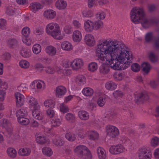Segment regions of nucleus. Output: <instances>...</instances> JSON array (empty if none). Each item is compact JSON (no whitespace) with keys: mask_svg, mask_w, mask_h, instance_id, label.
<instances>
[{"mask_svg":"<svg viewBox=\"0 0 159 159\" xmlns=\"http://www.w3.org/2000/svg\"><path fill=\"white\" fill-rule=\"evenodd\" d=\"M95 56L100 62L106 61L99 68L100 73L103 75L110 71L109 66L115 70L127 68L132 59L131 52L124 43L111 39H102L98 40L95 50Z\"/></svg>","mask_w":159,"mask_h":159,"instance_id":"1","label":"nucleus"},{"mask_svg":"<svg viewBox=\"0 0 159 159\" xmlns=\"http://www.w3.org/2000/svg\"><path fill=\"white\" fill-rule=\"evenodd\" d=\"M63 32L59 24L55 22H51L46 26L45 31L46 33L56 40L63 39L65 36V34L69 35L72 32V27L70 25H66L63 28Z\"/></svg>","mask_w":159,"mask_h":159,"instance_id":"2","label":"nucleus"},{"mask_svg":"<svg viewBox=\"0 0 159 159\" xmlns=\"http://www.w3.org/2000/svg\"><path fill=\"white\" fill-rule=\"evenodd\" d=\"M131 21L137 24L140 22L143 27L147 28L152 23V20H148L145 14L143 9L139 7H135L132 9L130 13Z\"/></svg>","mask_w":159,"mask_h":159,"instance_id":"3","label":"nucleus"},{"mask_svg":"<svg viewBox=\"0 0 159 159\" xmlns=\"http://www.w3.org/2000/svg\"><path fill=\"white\" fill-rule=\"evenodd\" d=\"M46 88L45 82L42 80H35L32 81L29 85V89L34 93L37 92L38 90H44Z\"/></svg>","mask_w":159,"mask_h":159,"instance_id":"4","label":"nucleus"},{"mask_svg":"<svg viewBox=\"0 0 159 159\" xmlns=\"http://www.w3.org/2000/svg\"><path fill=\"white\" fill-rule=\"evenodd\" d=\"M139 159H151V152L146 146H143L139 148L138 152Z\"/></svg>","mask_w":159,"mask_h":159,"instance_id":"5","label":"nucleus"},{"mask_svg":"<svg viewBox=\"0 0 159 159\" xmlns=\"http://www.w3.org/2000/svg\"><path fill=\"white\" fill-rule=\"evenodd\" d=\"M106 131L107 135L111 138H115L119 134L118 129L115 126L108 125L106 127Z\"/></svg>","mask_w":159,"mask_h":159,"instance_id":"6","label":"nucleus"},{"mask_svg":"<svg viewBox=\"0 0 159 159\" xmlns=\"http://www.w3.org/2000/svg\"><path fill=\"white\" fill-rule=\"evenodd\" d=\"M84 64V61L82 59L76 58L70 62V66L73 70L77 71L82 68Z\"/></svg>","mask_w":159,"mask_h":159,"instance_id":"7","label":"nucleus"},{"mask_svg":"<svg viewBox=\"0 0 159 159\" xmlns=\"http://www.w3.org/2000/svg\"><path fill=\"white\" fill-rule=\"evenodd\" d=\"M26 102L30 110L40 107L37 99L34 97L28 96L26 97Z\"/></svg>","mask_w":159,"mask_h":159,"instance_id":"8","label":"nucleus"},{"mask_svg":"<svg viewBox=\"0 0 159 159\" xmlns=\"http://www.w3.org/2000/svg\"><path fill=\"white\" fill-rule=\"evenodd\" d=\"M43 15L45 19L48 20H52L56 18L57 13L53 9H47L43 11Z\"/></svg>","mask_w":159,"mask_h":159,"instance_id":"9","label":"nucleus"},{"mask_svg":"<svg viewBox=\"0 0 159 159\" xmlns=\"http://www.w3.org/2000/svg\"><path fill=\"white\" fill-rule=\"evenodd\" d=\"M84 41L87 46L90 47L94 46L96 44L94 37L93 35L90 34H88L85 35Z\"/></svg>","mask_w":159,"mask_h":159,"instance_id":"10","label":"nucleus"},{"mask_svg":"<svg viewBox=\"0 0 159 159\" xmlns=\"http://www.w3.org/2000/svg\"><path fill=\"white\" fill-rule=\"evenodd\" d=\"M16 105L17 107L23 106L25 103L24 96L18 92L15 93L14 94Z\"/></svg>","mask_w":159,"mask_h":159,"instance_id":"11","label":"nucleus"},{"mask_svg":"<svg viewBox=\"0 0 159 159\" xmlns=\"http://www.w3.org/2000/svg\"><path fill=\"white\" fill-rule=\"evenodd\" d=\"M71 36L72 40L74 43H79L82 40V33L81 31L79 30H74L72 33Z\"/></svg>","mask_w":159,"mask_h":159,"instance_id":"12","label":"nucleus"},{"mask_svg":"<svg viewBox=\"0 0 159 159\" xmlns=\"http://www.w3.org/2000/svg\"><path fill=\"white\" fill-rule=\"evenodd\" d=\"M88 148L84 145H78L74 148L73 151L75 155L80 157L84 152L88 150Z\"/></svg>","mask_w":159,"mask_h":159,"instance_id":"13","label":"nucleus"},{"mask_svg":"<svg viewBox=\"0 0 159 159\" xmlns=\"http://www.w3.org/2000/svg\"><path fill=\"white\" fill-rule=\"evenodd\" d=\"M61 48L64 51L69 52L73 50L74 46L71 42L65 40L61 43Z\"/></svg>","mask_w":159,"mask_h":159,"instance_id":"14","label":"nucleus"},{"mask_svg":"<svg viewBox=\"0 0 159 159\" xmlns=\"http://www.w3.org/2000/svg\"><path fill=\"white\" fill-rule=\"evenodd\" d=\"M67 92L66 88L63 86H59L56 87L55 89V95L58 98L63 97Z\"/></svg>","mask_w":159,"mask_h":159,"instance_id":"15","label":"nucleus"},{"mask_svg":"<svg viewBox=\"0 0 159 159\" xmlns=\"http://www.w3.org/2000/svg\"><path fill=\"white\" fill-rule=\"evenodd\" d=\"M94 22L90 20L85 21L84 25V28L85 31L89 33L93 31L94 30Z\"/></svg>","mask_w":159,"mask_h":159,"instance_id":"16","label":"nucleus"},{"mask_svg":"<svg viewBox=\"0 0 159 159\" xmlns=\"http://www.w3.org/2000/svg\"><path fill=\"white\" fill-rule=\"evenodd\" d=\"M55 5L57 10H63L66 8L67 3L65 0H57L55 3Z\"/></svg>","mask_w":159,"mask_h":159,"instance_id":"17","label":"nucleus"},{"mask_svg":"<svg viewBox=\"0 0 159 159\" xmlns=\"http://www.w3.org/2000/svg\"><path fill=\"white\" fill-rule=\"evenodd\" d=\"M40 107L31 110L33 116L36 119L40 120L43 118V115L40 111Z\"/></svg>","mask_w":159,"mask_h":159,"instance_id":"18","label":"nucleus"},{"mask_svg":"<svg viewBox=\"0 0 159 159\" xmlns=\"http://www.w3.org/2000/svg\"><path fill=\"white\" fill-rule=\"evenodd\" d=\"M73 80L79 85H83L86 82L85 77L82 75H79L73 77Z\"/></svg>","mask_w":159,"mask_h":159,"instance_id":"19","label":"nucleus"},{"mask_svg":"<svg viewBox=\"0 0 159 159\" xmlns=\"http://www.w3.org/2000/svg\"><path fill=\"white\" fill-rule=\"evenodd\" d=\"M6 152L8 157L11 158H15L17 156V152L15 148L9 147L6 150Z\"/></svg>","mask_w":159,"mask_h":159,"instance_id":"20","label":"nucleus"},{"mask_svg":"<svg viewBox=\"0 0 159 159\" xmlns=\"http://www.w3.org/2000/svg\"><path fill=\"white\" fill-rule=\"evenodd\" d=\"M44 106L47 109L54 108L56 107L55 101L52 99H47L45 100L43 103Z\"/></svg>","mask_w":159,"mask_h":159,"instance_id":"21","label":"nucleus"},{"mask_svg":"<svg viewBox=\"0 0 159 159\" xmlns=\"http://www.w3.org/2000/svg\"><path fill=\"white\" fill-rule=\"evenodd\" d=\"M0 123L2 127L4 128L8 132H10L12 130L11 125L8 120L3 119L1 120Z\"/></svg>","mask_w":159,"mask_h":159,"instance_id":"22","label":"nucleus"},{"mask_svg":"<svg viewBox=\"0 0 159 159\" xmlns=\"http://www.w3.org/2000/svg\"><path fill=\"white\" fill-rule=\"evenodd\" d=\"M97 152L99 159H106L107 153L105 150L102 147H99L97 148Z\"/></svg>","mask_w":159,"mask_h":159,"instance_id":"23","label":"nucleus"},{"mask_svg":"<svg viewBox=\"0 0 159 159\" xmlns=\"http://www.w3.org/2000/svg\"><path fill=\"white\" fill-rule=\"evenodd\" d=\"M46 52L50 56H53L56 55L57 52V48L52 45L47 46L45 48Z\"/></svg>","mask_w":159,"mask_h":159,"instance_id":"24","label":"nucleus"},{"mask_svg":"<svg viewBox=\"0 0 159 159\" xmlns=\"http://www.w3.org/2000/svg\"><path fill=\"white\" fill-rule=\"evenodd\" d=\"M27 114L26 108H23L18 110L16 112L17 120L23 117H26Z\"/></svg>","mask_w":159,"mask_h":159,"instance_id":"25","label":"nucleus"},{"mask_svg":"<svg viewBox=\"0 0 159 159\" xmlns=\"http://www.w3.org/2000/svg\"><path fill=\"white\" fill-rule=\"evenodd\" d=\"M31 152V149L30 148L27 147L20 148L18 151V154L22 156H29Z\"/></svg>","mask_w":159,"mask_h":159,"instance_id":"26","label":"nucleus"},{"mask_svg":"<svg viewBox=\"0 0 159 159\" xmlns=\"http://www.w3.org/2000/svg\"><path fill=\"white\" fill-rule=\"evenodd\" d=\"M87 134L88 138L90 140H95L98 139L99 137L98 133L95 131H89Z\"/></svg>","mask_w":159,"mask_h":159,"instance_id":"27","label":"nucleus"},{"mask_svg":"<svg viewBox=\"0 0 159 159\" xmlns=\"http://www.w3.org/2000/svg\"><path fill=\"white\" fill-rule=\"evenodd\" d=\"M78 115L80 119L83 120H87L89 117V113L85 111H79Z\"/></svg>","mask_w":159,"mask_h":159,"instance_id":"28","label":"nucleus"},{"mask_svg":"<svg viewBox=\"0 0 159 159\" xmlns=\"http://www.w3.org/2000/svg\"><path fill=\"white\" fill-rule=\"evenodd\" d=\"M36 142L40 144H43L48 141L47 138L41 134H36L35 136Z\"/></svg>","mask_w":159,"mask_h":159,"instance_id":"29","label":"nucleus"},{"mask_svg":"<svg viewBox=\"0 0 159 159\" xmlns=\"http://www.w3.org/2000/svg\"><path fill=\"white\" fill-rule=\"evenodd\" d=\"M30 7L31 10L34 12H35L42 8L41 4L37 2H34L31 3Z\"/></svg>","mask_w":159,"mask_h":159,"instance_id":"30","label":"nucleus"},{"mask_svg":"<svg viewBox=\"0 0 159 159\" xmlns=\"http://www.w3.org/2000/svg\"><path fill=\"white\" fill-rule=\"evenodd\" d=\"M20 54L23 57L27 58L31 56V52L30 50L24 48L20 50Z\"/></svg>","mask_w":159,"mask_h":159,"instance_id":"31","label":"nucleus"},{"mask_svg":"<svg viewBox=\"0 0 159 159\" xmlns=\"http://www.w3.org/2000/svg\"><path fill=\"white\" fill-rule=\"evenodd\" d=\"M82 93L84 96L90 97L93 95L94 91L93 89L90 88L86 87L83 89Z\"/></svg>","mask_w":159,"mask_h":159,"instance_id":"32","label":"nucleus"},{"mask_svg":"<svg viewBox=\"0 0 159 159\" xmlns=\"http://www.w3.org/2000/svg\"><path fill=\"white\" fill-rule=\"evenodd\" d=\"M105 87L107 90H114L117 88V85L113 81H109L105 84Z\"/></svg>","mask_w":159,"mask_h":159,"instance_id":"33","label":"nucleus"},{"mask_svg":"<svg viewBox=\"0 0 159 159\" xmlns=\"http://www.w3.org/2000/svg\"><path fill=\"white\" fill-rule=\"evenodd\" d=\"M125 77V74L123 72H115L113 74V77L116 81H121L124 79Z\"/></svg>","mask_w":159,"mask_h":159,"instance_id":"34","label":"nucleus"},{"mask_svg":"<svg viewBox=\"0 0 159 159\" xmlns=\"http://www.w3.org/2000/svg\"><path fill=\"white\" fill-rule=\"evenodd\" d=\"M18 64L20 68L25 69H27L30 67L29 62L26 60L23 59L20 60Z\"/></svg>","mask_w":159,"mask_h":159,"instance_id":"35","label":"nucleus"},{"mask_svg":"<svg viewBox=\"0 0 159 159\" xmlns=\"http://www.w3.org/2000/svg\"><path fill=\"white\" fill-rule=\"evenodd\" d=\"M98 68L97 63L95 62L90 63L88 66V69L89 71L93 72L96 71Z\"/></svg>","mask_w":159,"mask_h":159,"instance_id":"36","label":"nucleus"},{"mask_svg":"<svg viewBox=\"0 0 159 159\" xmlns=\"http://www.w3.org/2000/svg\"><path fill=\"white\" fill-rule=\"evenodd\" d=\"M58 108L61 112L63 113L67 112L69 111V108L68 107L65 105L64 103L58 104Z\"/></svg>","mask_w":159,"mask_h":159,"instance_id":"37","label":"nucleus"},{"mask_svg":"<svg viewBox=\"0 0 159 159\" xmlns=\"http://www.w3.org/2000/svg\"><path fill=\"white\" fill-rule=\"evenodd\" d=\"M32 50L33 53L34 54H38L42 51V47L39 44L35 43L33 45Z\"/></svg>","mask_w":159,"mask_h":159,"instance_id":"38","label":"nucleus"},{"mask_svg":"<svg viewBox=\"0 0 159 159\" xmlns=\"http://www.w3.org/2000/svg\"><path fill=\"white\" fill-rule=\"evenodd\" d=\"M43 154L47 156L50 157L53 154V152L52 149L47 147H43L42 149Z\"/></svg>","mask_w":159,"mask_h":159,"instance_id":"39","label":"nucleus"},{"mask_svg":"<svg viewBox=\"0 0 159 159\" xmlns=\"http://www.w3.org/2000/svg\"><path fill=\"white\" fill-rule=\"evenodd\" d=\"M82 14L84 17L86 18L91 17L93 16V13L91 10L86 9L82 11Z\"/></svg>","mask_w":159,"mask_h":159,"instance_id":"40","label":"nucleus"},{"mask_svg":"<svg viewBox=\"0 0 159 159\" xmlns=\"http://www.w3.org/2000/svg\"><path fill=\"white\" fill-rule=\"evenodd\" d=\"M51 127L52 128L57 127L60 126L61 124V121L59 118L52 119L51 121Z\"/></svg>","mask_w":159,"mask_h":159,"instance_id":"41","label":"nucleus"},{"mask_svg":"<svg viewBox=\"0 0 159 159\" xmlns=\"http://www.w3.org/2000/svg\"><path fill=\"white\" fill-rule=\"evenodd\" d=\"M151 145L153 147H156L159 145V138L154 136L151 139L150 142Z\"/></svg>","mask_w":159,"mask_h":159,"instance_id":"42","label":"nucleus"},{"mask_svg":"<svg viewBox=\"0 0 159 159\" xmlns=\"http://www.w3.org/2000/svg\"><path fill=\"white\" fill-rule=\"evenodd\" d=\"M150 68V65L147 62H144L142 65V70L145 73H148L149 72Z\"/></svg>","mask_w":159,"mask_h":159,"instance_id":"43","label":"nucleus"},{"mask_svg":"<svg viewBox=\"0 0 159 159\" xmlns=\"http://www.w3.org/2000/svg\"><path fill=\"white\" fill-rule=\"evenodd\" d=\"M80 158L82 159H92V155L88 148L87 150H86L85 152H84Z\"/></svg>","mask_w":159,"mask_h":159,"instance_id":"44","label":"nucleus"},{"mask_svg":"<svg viewBox=\"0 0 159 159\" xmlns=\"http://www.w3.org/2000/svg\"><path fill=\"white\" fill-rule=\"evenodd\" d=\"M94 29L98 30L103 27V22L100 20H98L94 22Z\"/></svg>","mask_w":159,"mask_h":159,"instance_id":"45","label":"nucleus"},{"mask_svg":"<svg viewBox=\"0 0 159 159\" xmlns=\"http://www.w3.org/2000/svg\"><path fill=\"white\" fill-rule=\"evenodd\" d=\"M17 121L19 124L22 125H27L30 123L29 119L26 117L19 119Z\"/></svg>","mask_w":159,"mask_h":159,"instance_id":"46","label":"nucleus"},{"mask_svg":"<svg viewBox=\"0 0 159 159\" xmlns=\"http://www.w3.org/2000/svg\"><path fill=\"white\" fill-rule=\"evenodd\" d=\"M66 139L70 141H73L76 139V137L74 134L71 133H68L65 135Z\"/></svg>","mask_w":159,"mask_h":159,"instance_id":"47","label":"nucleus"},{"mask_svg":"<svg viewBox=\"0 0 159 159\" xmlns=\"http://www.w3.org/2000/svg\"><path fill=\"white\" fill-rule=\"evenodd\" d=\"M52 108L47 109L46 111L47 116L50 118H52L54 117L55 115L56 111Z\"/></svg>","mask_w":159,"mask_h":159,"instance_id":"48","label":"nucleus"},{"mask_svg":"<svg viewBox=\"0 0 159 159\" xmlns=\"http://www.w3.org/2000/svg\"><path fill=\"white\" fill-rule=\"evenodd\" d=\"M52 142L54 144L57 146H62L64 144V141L59 137L54 139Z\"/></svg>","mask_w":159,"mask_h":159,"instance_id":"49","label":"nucleus"},{"mask_svg":"<svg viewBox=\"0 0 159 159\" xmlns=\"http://www.w3.org/2000/svg\"><path fill=\"white\" fill-rule=\"evenodd\" d=\"M116 146L117 154H119L120 153H123L125 151L126 149L125 147L122 145L118 144L116 145Z\"/></svg>","mask_w":159,"mask_h":159,"instance_id":"50","label":"nucleus"},{"mask_svg":"<svg viewBox=\"0 0 159 159\" xmlns=\"http://www.w3.org/2000/svg\"><path fill=\"white\" fill-rule=\"evenodd\" d=\"M7 44L11 47L16 46L18 44V42L15 39H10L7 41Z\"/></svg>","mask_w":159,"mask_h":159,"instance_id":"51","label":"nucleus"},{"mask_svg":"<svg viewBox=\"0 0 159 159\" xmlns=\"http://www.w3.org/2000/svg\"><path fill=\"white\" fill-rule=\"evenodd\" d=\"M105 13L102 11H100L98 12L96 15V18L98 20H102L105 17Z\"/></svg>","mask_w":159,"mask_h":159,"instance_id":"52","label":"nucleus"},{"mask_svg":"<svg viewBox=\"0 0 159 159\" xmlns=\"http://www.w3.org/2000/svg\"><path fill=\"white\" fill-rule=\"evenodd\" d=\"M38 60L39 62L44 64H49L50 61V60L49 58L45 57H40L38 58Z\"/></svg>","mask_w":159,"mask_h":159,"instance_id":"53","label":"nucleus"},{"mask_svg":"<svg viewBox=\"0 0 159 159\" xmlns=\"http://www.w3.org/2000/svg\"><path fill=\"white\" fill-rule=\"evenodd\" d=\"M97 5L98 2L97 0H88V7L90 8Z\"/></svg>","mask_w":159,"mask_h":159,"instance_id":"54","label":"nucleus"},{"mask_svg":"<svg viewBox=\"0 0 159 159\" xmlns=\"http://www.w3.org/2000/svg\"><path fill=\"white\" fill-rule=\"evenodd\" d=\"M72 25L75 28H80L81 27L82 25L81 23L78 20L74 19L72 22Z\"/></svg>","mask_w":159,"mask_h":159,"instance_id":"55","label":"nucleus"},{"mask_svg":"<svg viewBox=\"0 0 159 159\" xmlns=\"http://www.w3.org/2000/svg\"><path fill=\"white\" fill-rule=\"evenodd\" d=\"M18 90L20 92H24L28 89L27 86L26 84H21L17 88Z\"/></svg>","mask_w":159,"mask_h":159,"instance_id":"56","label":"nucleus"},{"mask_svg":"<svg viewBox=\"0 0 159 159\" xmlns=\"http://www.w3.org/2000/svg\"><path fill=\"white\" fill-rule=\"evenodd\" d=\"M106 102V98L105 97H101L99 98L97 101V104L100 107L103 106Z\"/></svg>","mask_w":159,"mask_h":159,"instance_id":"57","label":"nucleus"},{"mask_svg":"<svg viewBox=\"0 0 159 159\" xmlns=\"http://www.w3.org/2000/svg\"><path fill=\"white\" fill-rule=\"evenodd\" d=\"M30 28L27 27H24L22 30V34L25 37L28 36L30 34Z\"/></svg>","mask_w":159,"mask_h":159,"instance_id":"58","label":"nucleus"},{"mask_svg":"<svg viewBox=\"0 0 159 159\" xmlns=\"http://www.w3.org/2000/svg\"><path fill=\"white\" fill-rule=\"evenodd\" d=\"M22 40L24 43L28 46L30 45L32 43L31 39L27 37H23Z\"/></svg>","mask_w":159,"mask_h":159,"instance_id":"59","label":"nucleus"},{"mask_svg":"<svg viewBox=\"0 0 159 159\" xmlns=\"http://www.w3.org/2000/svg\"><path fill=\"white\" fill-rule=\"evenodd\" d=\"M65 118L67 120L70 122L74 121L75 119V116L70 113L66 114L65 116Z\"/></svg>","mask_w":159,"mask_h":159,"instance_id":"60","label":"nucleus"},{"mask_svg":"<svg viewBox=\"0 0 159 159\" xmlns=\"http://www.w3.org/2000/svg\"><path fill=\"white\" fill-rule=\"evenodd\" d=\"M131 69L132 71L135 72L139 71L140 69V66L137 63H134L131 66Z\"/></svg>","mask_w":159,"mask_h":159,"instance_id":"61","label":"nucleus"},{"mask_svg":"<svg viewBox=\"0 0 159 159\" xmlns=\"http://www.w3.org/2000/svg\"><path fill=\"white\" fill-rule=\"evenodd\" d=\"M148 97L147 94H144L142 93H140L138 95L135 97V98L138 101H139L141 99L146 100Z\"/></svg>","mask_w":159,"mask_h":159,"instance_id":"62","label":"nucleus"},{"mask_svg":"<svg viewBox=\"0 0 159 159\" xmlns=\"http://www.w3.org/2000/svg\"><path fill=\"white\" fill-rule=\"evenodd\" d=\"M109 152L112 154H117L116 145H114L111 146L109 149Z\"/></svg>","mask_w":159,"mask_h":159,"instance_id":"63","label":"nucleus"},{"mask_svg":"<svg viewBox=\"0 0 159 159\" xmlns=\"http://www.w3.org/2000/svg\"><path fill=\"white\" fill-rule=\"evenodd\" d=\"M153 40L152 34L151 33H148L145 36V40L147 42H150Z\"/></svg>","mask_w":159,"mask_h":159,"instance_id":"64","label":"nucleus"}]
</instances>
